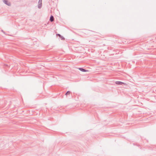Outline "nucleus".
<instances>
[{
	"label": "nucleus",
	"mask_w": 156,
	"mask_h": 156,
	"mask_svg": "<svg viewBox=\"0 0 156 156\" xmlns=\"http://www.w3.org/2000/svg\"><path fill=\"white\" fill-rule=\"evenodd\" d=\"M115 84H116L117 85H122V84L125 85H126V83L122 82L121 81H116L115 82Z\"/></svg>",
	"instance_id": "nucleus-3"
},
{
	"label": "nucleus",
	"mask_w": 156,
	"mask_h": 156,
	"mask_svg": "<svg viewBox=\"0 0 156 156\" xmlns=\"http://www.w3.org/2000/svg\"><path fill=\"white\" fill-rule=\"evenodd\" d=\"M70 93H71L70 91H68L66 93L65 95L66 96L67 95H69L70 94Z\"/></svg>",
	"instance_id": "nucleus-7"
},
{
	"label": "nucleus",
	"mask_w": 156,
	"mask_h": 156,
	"mask_svg": "<svg viewBox=\"0 0 156 156\" xmlns=\"http://www.w3.org/2000/svg\"><path fill=\"white\" fill-rule=\"evenodd\" d=\"M57 35L59 36V37H61V40H64L65 38L62 36L60 34H57Z\"/></svg>",
	"instance_id": "nucleus-6"
},
{
	"label": "nucleus",
	"mask_w": 156,
	"mask_h": 156,
	"mask_svg": "<svg viewBox=\"0 0 156 156\" xmlns=\"http://www.w3.org/2000/svg\"><path fill=\"white\" fill-rule=\"evenodd\" d=\"M2 32L4 33V34H5V32H4V31H3V30H2Z\"/></svg>",
	"instance_id": "nucleus-8"
},
{
	"label": "nucleus",
	"mask_w": 156,
	"mask_h": 156,
	"mask_svg": "<svg viewBox=\"0 0 156 156\" xmlns=\"http://www.w3.org/2000/svg\"><path fill=\"white\" fill-rule=\"evenodd\" d=\"M79 69L80 71H81L82 72H85L88 71L87 70H86L85 69H84L82 68H79Z\"/></svg>",
	"instance_id": "nucleus-4"
},
{
	"label": "nucleus",
	"mask_w": 156,
	"mask_h": 156,
	"mask_svg": "<svg viewBox=\"0 0 156 156\" xmlns=\"http://www.w3.org/2000/svg\"><path fill=\"white\" fill-rule=\"evenodd\" d=\"M3 2L6 5L9 6H10L11 5V3L8 2L7 0H2Z\"/></svg>",
	"instance_id": "nucleus-1"
},
{
	"label": "nucleus",
	"mask_w": 156,
	"mask_h": 156,
	"mask_svg": "<svg viewBox=\"0 0 156 156\" xmlns=\"http://www.w3.org/2000/svg\"><path fill=\"white\" fill-rule=\"evenodd\" d=\"M42 0H39L38 3V7L39 9H40L42 6Z\"/></svg>",
	"instance_id": "nucleus-2"
},
{
	"label": "nucleus",
	"mask_w": 156,
	"mask_h": 156,
	"mask_svg": "<svg viewBox=\"0 0 156 156\" xmlns=\"http://www.w3.org/2000/svg\"><path fill=\"white\" fill-rule=\"evenodd\" d=\"M54 17L52 15H51L49 19L50 21L51 22H53L54 21Z\"/></svg>",
	"instance_id": "nucleus-5"
}]
</instances>
